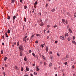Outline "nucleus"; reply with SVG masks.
Masks as SVG:
<instances>
[{
  "label": "nucleus",
  "mask_w": 76,
  "mask_h": 76,
  "mask_svg": "<svg viewBox=\"0 0 76 76\" xmlns=\"http://www.w3.org/2000/svg\"><path fill=\"white\" fill-rule=\"evenodd\" d=\"M18 48L19 49L20 51H23L24 50L23 48L22 45H21L19 46L18 47Z\"/></svg>",
  "instance_id": "f257e3e1"
},
{
  "label": "nucleus",
  "mask_w": 76,
  "mask_h": 76,
  "mask_svg": "<svg viewBox=\"0 0 76 76\" xmlns=\"http://www.w3.org/2000/svg\"><path fill=\"white\" fill-rule=\"evenodd\" d=\"M20 56H22V55H23V51H20Z\"/></svg>",
  "instance_id": "f03ea898"
},
{
  "label": "nucleus",
  "mask_w": 76,
  "mask_h": 76,
  "mask_svg": "<svg viewBox=\"0 0 76 76\" xmlns=\"http://www.w3.org/2000/svg\"><path fill=\"white\" fill-rule=\"evenodd\" d=\"M60 39H64V37L63 36H61L60 37Z\"/></svg>",
  "instance_id": "7ed1b4c3"
},
{
  "label": "nucleus",
  "mask_w": 76,
  "mask_h": 76,
  "mask_svg": "<svg viewBox=\"0 0 76 76\" xmlns=\"http://www.w3.org/2000/svg\"><path fill=\"white\" fill-rule=\"evenodd\" d=\"M45 50L46 51H47V52L48 51V47L47 46L46 47Z\"/></svg>",
  "instance_id": "20e7f679"
},
{
  "label": "nucleus",
  "mask_w": 76,
  "mask_h": 76,
  "mask_svg": "<svg viewBox=\"0 0 76 76\" xmlns=\"http://www.w3.org/2000/svg\"><path fill=\"white\" fill-rule=\"evenodd\" d=\"M41 26H43V25H44V23L42 22H41L40 24H39Z\"/></svg>",
  "instance_id": "39448f33"
},
{
  "label": "nucleus",
  "mask_w": 76,
  "mask_h": 76,
  "mask_svg": "<svg viewBox=\"0 0 76 76\" xmlns=\"http://www.w3.org/2000/svg\"><path fill=\"white\" fill-rule=\"evenodd\" d=\"M5 34L6 35V37L7 38L8 37V35H7V32H6L5 33Z\"/></svg>",
  "instance_id": "423d86ee"
},
{
  "label": "nucleus",
  "mask_w": 76,
  "mask_h": 76,
  "mask_svg": "<svg viewBox=\"0 0 76 76\" xmlns=\"http://www.w3.org/2000/svg\"><path fill=\"white\" fill-rule=\"evenodd\" d=\"M42 58L44 60H46V58L43 56H42Z\"/></svg>",
  "instance_id": "0eeeda50"
},
{
  "label": "nucleus",
  "mask_w": 76,
  "mask_h": 76,
  "mask_svg": "<svg viewBox=\"0 0 76 76\" xmlns=\"http://www.w3.org/2000/svg\"><path fill=\"white\" fill-rule=\"evenodd\" d=\"M7 57H5L4 58V60L5 61H6V60H7Z\"/></svg>",
  "instance_id": "6e6552de"
},
{
  "label": "nucleus",
  "mask_w": 76,
  "mask_h": 76,
  "mask_svg": "<svg viewBox=\"0 0 76 76\" xmlns=\"http://www.w3.org/2000/svg\"><path fill=\"white\" fill-rule=\"evenodd\" d=\"M52 66V63H50L49 64V66L50 67H51V66Z\"/></svg>",
  "instance_id": "1a4fd4ad"
},
{
  "label": "nucleus",
  "mask_w": 76,
  "mask_h": 76,
  "mask_svg": "<svg viewBox=\"0 0 76 76\" xmlns=\"http://www.w3.org/2000/svg\"><path fill=\"white\" fill-rule=\"evenodd\" d=\"M35 35V34H33V35H32L31 38H30V39H32L33 37H34V36Z\"/></svg>",
  "instance_id": "9d476101"
},
{
  "label": "nucleus",
  "mask_w": 76,
  "mask_h": 76,
  "mask_svg": "<svg viewBox=\"0 0 76 76\" xmlns=\"http://www.w3.org/2000/svg\"><path fill=\"white\" fill-rule=\"evenodd\" d=\"M23 41H25V42L26 43V39H25L24 38L23 39Z\"/></svg>",
  "instance_id": "9b49d317"
},
{
  "label": "nucleus",
  "mask_w": 76,
  "mask_h": 76,
  "mask_svg": "<svg viewBox=\"0 0 76 76\" xmlns=\"http://www.w3.org/2000/svg\"><path fill=\"white\" fill-rule=\"evenodd\" d=\"M15 0H12L11 1V3H15Z\"/></svg>",
  "instance_id": "f8f14e48"
},
{
  "label": "nucleus",
  "mask_w": 76,
  "mask_h": 76,
  "mask_svg": "<svg viewBox=\"0 0 76 76\" xmlns=\"http://www.w3.org/2000/svg\"><path fill=\"white\" fill-rule=\"evenodd\" d=\"M67 39H68V41H70V40H71V39H70V37H68Z\"/></svg>",
  "instance_id": "ddd939ff"
},
{
  "label": "nucleus",
  "mask_w": 76,
  "mask_h": 76,
  "mask_svg": "<svg viewBox=\"0 0 76 76\" xmlns=\"http://www.w3.org/2000/svg\"><path fill=\"white\" fill-rule=\"evenodd\" d=\"M62 21L63 23H64V22H65L66 20L64 19H63L62 20Z\"/></svg>",
  "instance_id": "4468645a"
},
{
  "label": "nucleus",
  "mask_w": 76,
  "mask_h": 76,
  "mask_svg": "<svg viewBox=\"0 0 76 76\" xmlns=\"http://www.w3.org/2000/svg\"><path fill=\"white\" fill-rule=\"evenodd\" d=\"M7 32L9 34H10V30H9V29H8V31H7Z\"/></svg>",
  "instance_id": "2eb2a0df"
},
{
  "label": "nucleus",
  "mask_w": 76,
  "mask_h": 76,
  "mask_svg": "<svg viewBox=\"0 0 76 76\" xmlns=\"http://www.w3.org/2000/svg\"><path fill=\"white\" fill-rule=\"evenodd\" d=\"M69 32H70V33H72V30L70 29L69 28Z\"/></svg>",
  "instance_id": "dca6fc26"
},
{
  "label": "nucleus",
  "mask_w": 76,
  "mask_h": 76,
  "mask_svg": "<svg viewBox=\"0 0 76 76\" xmlns=\"http://www.w3.org/2000/svg\"><path fill=\"white\" fill-rule=\"evenodd\" d=\"M74 18H76V12L75 13V14L74 15Z\"/></svg>",
  "instance_id": "f3484780"
},
{
  "label": "nucleus",
  "mask_w": 76,
  "mask_h": 76,
  "mask_svg": "<svg viewBox=\"0 0 76 76\" xmlns=\"http://www.w3.org/2000/svg\"><path fill=\"white\" fill-rule=\"evenodd\" d=\"M24 60L25 61H26V60H27V59L26 58V56L25 57Z\"/></svg>",
  "instance_id": "a211bd4d"
},
{
  "label": "nucleus",
  "mask_w": 76,
  "mask_h": 76,
  "mask_svg": "<svg viewBox=\"0 0 76 76\" xmlns=\"http://www.w3.org/2000/svg\"><path fill=\"white\" fill-rule=\"evenodd\" d=\"M54 11H55V9L54 8L52 10H51V12H54Z\"/></svg>",
  "instance_id": "6ab92c4d"
},
{
  "label": "nucleus",
  "mask_w": 76,
  "mask_h": 76,
  "mask_svg": "<svg viewBox=\"0 0 76 76\" xmlns=\"http://www.w3.org/2000/svg\"><path fill=\"white\" fill-rule=\"evenodd\" d=\"M26 69L27 71H29V68H28V67H26Z\"/></svg>",
  "instance_id": "aec40b11"
},
{
  "label": "nucleus",
  "mask_w": 76,
  "mask_h": 76,
  "mask_svg": "<svg viewBox=\"0 0 76 76\" xmlns=\"http://www.w3.org/2000/svg\"><path fill=\"white\" fill-rule=\"evenodd\" d=\"M66 36H67V37H68V33H66L65 34V37H66Z\"/></svg>",
  "instance_id": "412c9836"
},
{
  "label": "nucleus",
  "mask_w": 76,
  "mask_h": 76,
  "mask_svg": "<svg viewBox=\"0 0 76 76\" xmlns=\"http://www.w3.org/2000/svg\"><path fill=\"white\" fill-rule=\"evenodd\" d=\"M24 9L25 10L26 9V8H27V6H26V5H25V6H24Z\"/></svg>",
  "instance_id": "4be33fe9"
},
{
  "label": "nucleus",
  "mask_w": 76,
  "mask_h": 76,
  "mask_svg": "<svg viewBox=\"0 0 76 76\" xmlns=\"http://www.w3.org/2000/svg\"><path fill=\"white\" fill-rule=\"evenodd\" d=\"M32 54L33 56H34V57H36V55H35V54L34 53H32Z\"/></svg>",
  "instance_id": "5701e85b"
},
{
  "label": "nucleus",
  "mask_w": 76,
  "mask_h": 76,
  "mask_svg": "<svg viewBox=\"0 0 76 76\" xmlns=\"http://www.w3.org/2000/svg\"><path fill=\"white\" fill-rule=\"evenodd\" d=\"M19 41H18L17 43V46H19Z\"/></svg>",
  "instance_id": "b1692460"
},
{
  "label": "nucleus",
  "mask_w": 76,
  "mask_h": 76,
  "mask_svg": "<svg viewBox=\"0 0 76 76\" xmlns=\"http://www.w3.org/2000/svg\"><path fill=\"white\" fill-rule=\"evenodd\" d=\"M16 18V16H14L13 18V20H14Z\"/></svg>",
  "instance_id": "393cba45"
},
{
  "label": "nucleus",
  "mask_w": 76,
  "mask_h": 76,
  "mask_svg": "<svg viewBox=\"0 0 76 76\" xmlns=\"http://www.w3.org/2000/svg\"><path fill=\"white\" fill-rule=\"evenodd\" d=\"M34 7H35V8H37V5L35 4H34Z\"/></svg>",
  "instance_id": "a878e982"
},
{
  "label": "nucleus",
  "mask_w": 76,
  "mask_h": 76,
  "mask_svg": "<svg viewBox=\"0 0 76 76\" xmlns=\"http://www.w3.org/2000/svg\"><path fill=\"white\" fill-rule=\"evenodd\" d=\"M57 55L58 56V57H60V54L59 53H57Z\"/></svg>",
  "instance_id": "bb28decb"
},
{
  "label": "nucleus",
  "mask_w": 76,
  "mask_h": 76,
  "mask_svg": "<svg viewBox=\"0 0 76 76\" xmlns=\"http://www.w3.org/2000/svg\"><path fill=\"white\" fill-rule=\"evenodd\" d=\"M66 58H69V56H68V55L67 54L66 55Z\"/></svg>",
  "instance_id": "cd10ccee"
},
{
  "label": "nucleus",
  "mask_w": 76,
  "mask_h": 76,
  "mask_svg": "<svg viewBox=\"0 0 76 76\" xmlns=\"http://www.w3.org/2000/svg\"><path fill=\"white\" fill-rule=\"evenodd\" d=\"M21 69L22 72H23V67H22Z\"/></svg>",
  "instance_id": "c85d7f7f"
},
{
  "label": "nucleus",
  "mask_w": 76,
  "mask_h": 76,
  "mask_svg": "<svg viewBox=\"0 0 76 76\" xmlns=\"http://www.w3.org/2000/svg\"><path fill=\"white\" fill-rule=\"evenodd\" d=\"M1 54H3V50H1Z\"/></svg>",
  "instance_id": "c756f323"
},
{
  "label": "nucleus",
  "mask_w": 76,
  "mask_h": 76,
  "mask_svg": "<svg viewBox=\"0 0 76 76\" xmlns=\"http://www.w3.org/2000/svg\"><path fill=\"white\" fill-rule=\"evenodd\" d=\"M49 54H53V53H52V52L51 51H50V52H49Z\"/></svg>",
  "instance_id": "7c9ffc66"
},
{
  "label": "nucleus",
  "mask_w": 76,
  "mask_h": 76,
  "mask_svg": "<svg viewBox=\"0 0 76 76\" xmlns=\"http://www.w3.org/2000/svg\"><path fill=\"white\" fill-rule=\"evenodd\" d=\"M72 43H73V44H76V42H75L74 41H72Z\"/></svg>",
  "instance_id": "2f4dec72"
},
{
  "label": "nucleus",
  "mask_w": 76,
  "mask_h": 76,
  "mask_svg": "<svg viewBox=\"0 0 76 76\" xmlns=\"http://www.w3.org/2000/svg\"><path fill=\"white\" fill-rule=\"evenodd\" d=\"M57 25L56 24H55V26H53V27L54 28H56L57 27Z\"/></svg>",
  "instance_id": "473e14b6"
},
{
  "label": "nucleus",
  "mask_w": 76,
  "mask_h": 76,
  "mask_svg": "<svg viewBox=\"0 0 76 76\" xmlns=\"http://www.w3.org/2000/svg\"><path fill=\"white\" fill-rule=\"evenodd\" d=\"M3 74L4 75V76H6V73H5V72H3Z\"/></svg>",
  "instance_id": "72a5a7b5"
},
{
  "label": "nucleus",
  "mask_w": 76,
  "mask_h": 76,
  "mask_svg": "<svg viewBox=\"0 0 76 76\" xmlns=\"http://www.w3.org/2000/svg\"><path fill=\"white\" fill-rule=\"evenodd\" d=\"M7 19H9V20L10 19V16H9L7 18Z\"/></svg>",
  "instance_id": "f704fd0d"
},
{
  "label": "nucleus",
  "mask_w": 76,
  "mask_h": 76,
  "mask_svg": "<svg viewBox=\"0 0 76 76\" xmlns=\"http://www.w3.org/2000/svg\"><path fill=\"white\" fill-rule=\"evenodd\" d=\"M29 53H32V51L31 50H29Z\"/></svg>",
  "instance_id": "c9c22d12"
},
{
  "label": "nucleus",
  "mask_w": 76,
  "mask_h": 76,
  "mask_svg": "<svg viewBox=\"0 0 76 76\" xmlns=\"http://www.w3.org/2000/svg\"><path fill=\"white\" fill-rule=\"evenodd\" d=\"M38 40H37L35 41V43H36V44H38Z\"/></svg>",
  "instance_id": "e433bc0d"
},
{
  "label": "nucleus",
  "mask_w": 76,
  "mask_h": 76,
  "mask_svg": "<svg viewBox=\"0 0 76 76\" xmlns=\"http://www.w3.org/2000/svg\"><path fill=\"white\" fill-rule=\"evenodd\" d=\"M46 64H47V63L45 62H44V65H45V66H46Z\"/></svg>",
  "instance_id": "4c0bfd02"
},
{
  "label": "nucleus",
  "mask_w": 76,
  "mask_h": 76,
  "mask_svg": "<svg viewBox=\"0 0 76 76\" xmlns=\"http://www.w3.org/2000/svg\"><path fill=\"white\" fill-rule=\"evenodd\" d=\"M75 38H76V37H75V36H74L73 37V39H75Z\"/></svg>",
  "instance_id": "58836bf2"
},
{
  "label": "nucleus",
  "mask_w": 76,
  "mask_h": 76,
  "mask_svg": "<svg viewBox=\"0 0 76 76\" xmlns=\"http://www.w3.org/2000/svg\"><path fill=\"white\" fill-rule=\"evenodd\" d=\"M15 69H17V66H15Z\"/></svg>",
  "instance_id": "ea45409f"
},
{
  "label": "nucleus",
  "mask_w": 76,
  "mask_h": 76,
  "mask_svg": "<svg viewBox=\"0 0 76 76\" xmlns=\"http://www.w3.org/2000/svg\"><path fill=\"white\" fill-rule=\"evenodd\" d=\"M74 60V58H72L71 59V61H73Z\"/></svg>",
  "instance_id": "a19ab883"
},
{
  "label": "nucleus",
  "mask_w": 76,
  "mask_h": 76,
  "mask_svg": "<svg viewBox=\"0 0 76 76\" xmlns=\"http://www.w3.org/2000/svg\"><path fill=\"white\" fill-rule=\"evenodd\" d=\"M50 58L52 60V59H53V57L52 56H50Z\"/></svg>",
  "instance_id": "79ce46f5"
},
{
  "label": "nucleus",
  "mask_w": 76,
  "mask_h": 76,
  "mask_svg": "<svg viewBox=\"0 0 76 76\" xmlns=\"http://www.w3.org/2000/svg\"><path fill=\"white\" fill-rule=\"evenodd\" d=\"M37 72H34V74L35 75H37Z\"/></svg>",
  "instance_id": "37998d69"
},
{
  "label": "nucleus",
  "mask_w": 76,
  "mask_h": 76,
  "mask_svg": "<svg viewBox=\"0 0 76 76\" xmlns=\"http://www.w3.org/2000/svg\"><path fill=\"white\" fill-rule=\"evenodd\" d=\"M35 4H38V2H37V1H36L35 2Z\"/></svg>",
  "instance_id": "c03bdc74"
},
{
  "label": "nucleus",
  "mask_w": 76,
  "mask_h": 76,
  "mask_svg": "<svg viewBox=\"0 0 76 76\" xmlns=\"http://www.w3.org/2000/svg\"><path fill=\"white\" fill-rule=\"evenodd\" d=\"M65 23L66 24H67V20H66V21H65Z\"/></svg>",
  "instance_id": "a18cd8bd"
},
{
  "label": "nucleus",
  "mask_w": 76,
  "mask_h": 76,
  "mask_svg": "<svg viewBox=\"0 0 76 76\" xmlns=\"http://www.w3.org/2000/svg\"><path fill=\"white\" fill-rule=\"evenodd\" d=\"M4 66L5 67H7V64H5Z\"/></svg>",
  "instance_id": "49530a36"
},
{
  "label": "nucleus",
  "mask_w": 76,
  "mask_h": 76,
  "mask_svg": "<svg viewBox=\"0 0 76 76\" xmlns=\"http://www.w3.org/2000/svg\"><path fill=\"white\" fill-rule=\"evenodd\" d=\"M64 64H65V65H67V62H66Z\"/></svg>",
  "instance_id": "de8ad7c7"
},
{
  "label": "nucleus",
  "mask_w": 76,
  "mask_h": 76,
  "mask_svg": "<svg viewBox=\"0 0 76 76\" xmlns=\"http://www.w3.org/2000/svg\"><path fill=\"white\" fill-rule=\"evenodd\" d=\"M72 69H74V68H75V66H74V65L72 67Z\"/></svg>",
  "instance_id": "09e8293b"
},
{
  "label": "nucleus",
  "mask_w": 76,
  "mask_h": 76,
  "mask_svg": "<svg viewBox=\"0 0 76 76\" xmlns=\"http://www.w3.org/2000/svg\"><path fill=\"white\" fill-rule=\"evenodd\" d=\"M37 71H39V68H37Z\"/></svg>",
  "instance_id": "8fccbe9b"
},
{
  "label": "nucleus",
  "mask_w": 76,
  "mask_h": 76,
  "mask_svg": "<svg viewBox=\"0 0 76 76\" xmlns=\"http://www.w3.org/2000/svg\"><path fill=\"white\" fill-rule=\"evenodd\" d=\"M26 18H24V21L25 22H26Z\"/></svg>",
  "instance_id": "3c124183"
},
{
  "label": "nucleus",
  "mask_w": 76,
  "mask_h": 76,
  "mask_svg": "<svg viewBox=\"0 0 76 76\" xmlns=\"http://www.w3.org/2000/svg\"><path fill=\"white\" fill-rule=\"evenodd\" d=\"M41 46H42V48H43V47H44V45H43L42 44Z\"/></svg>",
  "instance_id": "603ef678"
},
{
  "label": "nucleus",
  "mask_w": 76,
  "mask_h": 76,
  "mask_svg": "<svg viewBox=\"0 0 76 76\" xmlns=\"http://www.w3.org/2000/svg\"><path fill=\"white\" fill-rule=\"evenodd\" d=\"M24 0H20V3H22V1H24Z\"/></svg>",
  "instance_id": "864d4df0"
},
{
  "label": "nucleus",
  "mask_w": 76,
  "mask_h": 76,
  "mask_svg": "<svg viewBox=\"0 0 76 76\" xmlns=\"http://www.w3.org/2000/svg\"><path fill=\"white\" fill-rule=\"evenodd\" d=\"M46 31V30L45 29H44V34H45V31Z\"/></svg>",
  "instance_id": "5fc2aeb1"
},
{
  "label": "nucleus",
  "mask_w": 76,
  "mask_h": 76,
  "mask_svg": "<svg viewBox=\"0 0 76 76\" xmlns=\"http://www.w3.org/2000/svg\"><path fill=\"white\" fill-rule=\"evenodd\" d=\"M57 42H58L57 41H55V43H56V44H57Z\"/></svg>",
  "instance_id": "6e6d98bb"
},
{
  "label": "nucleus",
  "mask_w": 76,
  "mask_h": 76,
  "mask_svg": "<svg viewBox=\"0 0 76 76\" xmlns=\"http://www.w3.org/2000/svg\"><path fill=\"white\" fill-rule=\"evenodd\" d=\"M36 35H37V37H39V34H36Z\"/></svg>",
  "instance_id": "4d7b16f0"
},
{
  "label": "nucleus",
  "mask_w": 76,
  "mask_h": 76,
  "mask_svg": "<svg viewBox=\"0 0 76 76\" xmlns=\"http://www.w3.org/2000/svg\"><path fill=\"white\" fill-rule=\"evenodd\" d=\"M54 69L55 70H57V68L56 67H55Z\"/></svg>",
  "instance_id": "13d9d810"
},
{
  "label": "nucleus",
  "mask_w": 76,
  "mask_h": 76,
  "mask_svg": "<svg viewBox=\"0 0 76 76\" xmlns=\"http://www.w3.org/2000/svg\"><path fill=\"white\" fill-rule=\"evenodd\" d=\"M27 38V36H26L24 37V38L26 39V38Z\"/></svg>",
  "instance_id": "bf43d9fd"
},
{
  "label": "nucleus",
  "mask_w": 76,
  "mask_h": 76,
  "mask_svg": "<svg viewBox=\"0 0 76 76\" xmlns=\"http://www.w3.org/2000/svg\"><path fill=\"white\" fill-rule=\"evenodd\" d=\"M49 38V37L48 36H47V39H48Z\"/></svg>",
  "instance_id": "052dcab7"
},
{
  "label": "nucleus",
  "mask_w": 76,
  "mask_h": 76,
  "mask_svg": "<svg viewBox=\"0 0 76 76\" xmlns=\"http://www.w3.org/2000/svg\"><path fill=\"white\" fill-rule=\"evenodd\" d=\"M39 15H41V13L40 12H39Z\"/></svg>",
  "instance_id": "680f3d73"
},
{
  "label": "nucleus",
  "mask_w": 76,
  "mask_h": 76,
  "mask_svg": "<svg viewBox=\"0 0 76 76\" xmlns=\"http://www.w3.org/2000/svg\"><path fill=\"white\" fill-rule=\"evenodd\" d=\"M48 28H49L50 27V26L49 25H48L47 26Z\"/></svg>",
  "instance_id": "e2e57ef3"
},
{
  "label": "nucleus",
  "mask_w": 76,
  "mask_h": 76,
  "mask_svg": "<svg viewBox=\"0 0 76 76\" xmlns=\"http://www.w3.org/2000/svg\"><path fill=\"white\" fill-rule=\"evenodd\" d=\"M3 70H4V67H2Z\"/></svg>",
  "instance_id": "0e129e2a"
},
{
  "label": "nucleus",
  "mask_w": 76,
  "mask_h": 76,
  "mask_svg": "<svg viewBox=\"0 0 76 76\" xmlns=\"http://www.w3.org/2000/svg\"><path fill=\"white\" fill-rule=\"evenodd\" d=\"M4 36H2V38L3 39H4Z\"/></svg>",
  "instance_id": "69168bd1"
},
{
  "label": "nucleus",
  "mask_w": 76,
  "mask_h": 76,
  "mask_svg": "<svg viewBox=\"0 0 76 76\" xmlns=\"http://www.w3.org/2000/svg\"><path fill=\"white\" fill-rule=\"evenodd\" d=\"M63 76H66V75H64V73L63 74Z\"/></svg>",
  "instance_id": "338daca9"
},
{
  "label": "nucleus",
  "mask_w": 76,
  "mask_h": 76,
  "mask_svg": "<svg viewBox=\"0 0 76 76\" xmlns=\"http://www.w3.org/2000/svg\"><path fill=\"white\" fill-rule=\"evenodd\" d=\"M24 76H28L27 75H26Z\"/></svg>",
  "instance_id": "774afa93"
}]
</instances>
